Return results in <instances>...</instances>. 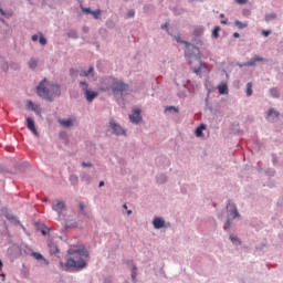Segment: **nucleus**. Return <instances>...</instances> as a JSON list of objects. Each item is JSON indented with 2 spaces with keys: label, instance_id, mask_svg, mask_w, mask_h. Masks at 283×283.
<instances>
[{
  "label": "nucleus",
  "instance_id": "1",
  "mask_svg": "<svg viewBox=\"0 0 283 283\" xmlns=\"http://www.w3.org/2000/svg\"><path fill=\"white\" fill-rule=\"evenodd\" d=\"M69 255H71L66 263L60 262V269L62 271H70V269H85L87 266V258H90V252L85 249V245L80 248H70L67 250Z\"/></svg>",
  "mask_w": 283,
  "mask_h": 283
},
{
  "label": "nucleus",
  "instance_id": "2",
  "mask_svg": "<svg viewBox=\"0 0 283 283\" xmlns=\"http://www.w3.org/2000/svg\"><path fill=\"white\" fill-rule=\"evenodd\" d=\"M36 94L45 101H54L56 96H61V87L56 84H50L48 80H43L36 87Z\"/></svg>",
  "mask_w": 283,
  "mask_h": 283
},
{
  "label": "nucleus",
  "instance_id": "3",
  "mask_svg": "<svg viewBox=\"0 0 283 283\" xmlns=\"http://www.w3.org/2000/svg\"><path fill=\"white\" fill-rule=\"evenodd\" d=\"M186 57L188 59V62L190 65H192V72L197 75L202 74V72H209V67L202 60H200V56L192 54L189 52V50L186 51ZM196 63L199 66L193 65Z\"/></svg>",
  "mask_w": 283,
  "mask_h": 283
},
{
  "label": "nucleus",
  "instance_id": "4",
  "mask_svg": "<svg viewBox=\"0 0 283 283\" xmlns=\"http://www.w3.org/2000/svg\"><path fill=\"white\" fill-rule=\"evenodd\" d=\"M104 83L111 85L112 92H114V94H123V92H127L129 88L125 82L112 77L107 78Z\"/></svg>",
  "mask_w": 283,
  "mask_h": 283
},
{
  "label": "nucleus",
  "instance_id": "5",
  "mask_svg": "<svg viewBox=\"0 0 283 283\" xmlns=\"http://www.w3.org/2000/svg\"><path fill=\"white\" fill-rule=\"evenodd\" d=\"M82 90H84V94L86 96V101H88V103H92V101H94L97 96H98V92H94L87 88V84L86 82H81L80 83Z\"/></svg>",
  "mask_w": 283,
  "mask_h": 283
},
{
  "label": "nucleus",
  "instance_id": "6",
  "mask_svg": "<svg viewBox=\"0 0 283 283\" xmlns=\"http://www.w3.org/2000/svg\"><path fill=\"white\" fill-rule=\"evenodd\" d=\"M264 60L263 57L255 55L252 60H250L249 62L243 63V65H241V67H253L255 66L258 63H262Z\"/></svg>",
  "mask_w": 283,
  "mask_h": 283
},
{
  "label": "nucleus",
  "instance_id": "7",
  "mask_svg": "<svg viewBox=\"0 0 283 283\" xmlns=\"http://www.w3.org/2000/svg\"><path fill=\"white\" fill-rule=\"evenodd\" d=\"M130 122L135 123V125H138L140 120H143V116H140V109L134 108L133 113L129 115Z\"/></svg>",
  "mask_w": 283,
  "mask_h": 283
},
{
  "label": "nucleus",
  "instance_id": "8",
  "mask_svg": "<svg viewBox=\"0 0 283 283\" xmlns=\"http://www.w3.org/2000/svg\"><path fill=\"white\" fill-rule=\"evenodd\" d=\"M53 211H56V213L61 214L63 211H65V202L61 200H56L52 203Z\"/></svg>",
  "mask_w": 283,
  "mask_h": 283
},
{
  "label": "nucleus",
  "instance_id": "9",
  "mask_svg": "<svg viewBox=\"0 0 283 283\" xmlns=\"http://www.w3.org/2000/svg\"><path fill=\"white\" fill-rule=\"evenodd\" d=\"M109 127H111V129H113V132L116 134V136H120V135L125 134V129H123V127H120V125L116 124V122H114V119H112L109 122Z\"/></svg>",
  "mask_w": 283,
  "mask_h": 283
},
{
  "label": "nucleus",
  "instance_id": "10",
  "mask_svg": "<svg viewBox=\"0 0 283 283\" xmlns=\"http://www.w3.org/2000/svg\"><path fill=\"white\" fill-rule=\"evenodd\" d=\"M27 127L34 136H39V132L36 130V126L34 125V119H32V117H27Z\"/></svg>",
  "mask_w": 283,
  "mask_h": 283
},
{
  "label": "nucleus",
  "instance_id": "11",
  "mask_svg": "<svg viewBox=\"0 0 283 283\" xmlns=\"http://www.w3.org/2000/svg\"><path fill=\"white\" fill-rule=\"evenodd\" d=\"M28 107L29 109L34 112L38 116H41V107H39V105L34 104L32 101H29Z\"/></svg>",
  "mask_w": 283,
  "mask_h": 283
},
{
  "label": "nucleus",
  "instance_id": "12",
  "mask_svg": "<svg viewBox=\"0 0 283 283\" xmlns=\"http://www.w3.org/2000/svg\"><path fill=\"white\" fill-rule=\"evenodd\" d=\"M153 224L156 229H163L165 227V219L157 217L154 219Z\"/></svg>",
  "mask_w": 283,
  "mask_h": 283
},
{
  "label": "nucleus",
  "instance_id": "13",
  "mask_svg": "<svg viewBox=\"0 0 283 283\" xmlns=\"http://www.w3.org/2000/svg\"><path fill=\"white\" fill-rule=\"evenodd\" d=\"M48 247L51 255H56V253H59V247L56 245V243L49 241Z\"/></svg>",
  "mask_w": 283,
  "mask_h": 283
},
{
  "label": "nucleus",
  "instance_id": "14",
  "mask_svg": "<svg viewBox=\"0 0 283 283\" xmlns=\"http://www.w3.org/2000/svg\"><path fill=\"white\" fill-rule=\"evenodd\" d=\"M218 92L219 94H229V86L227 85V83L219 84Z\"/></svg>",
  "mask_w": 283,
  "mask_h": 283
},
{
  "label": "nucleus",
  "instance_id": "15",
  "mask_svg": "<svg viewBox=\"0 0 283 283\" xmlns=\"http://www.w3.org/2000/svg\"><path fill=\"white\" fill-rule=\"evenodd\" d=\"M234 25L239 29V30H244V28H249V22H242L237 20L234 22Z\"/></svg>",
  "mask_w": 283,
  "mask_h": 283
},
{
  "label": "nucleus",
  "instance_id": "16",
  "mask_svg": "<svg viewBox=\"0 0 283 283\" xmlns=\"http://www.w3.org/2000/svg\"><path fill=\"white\" fill-rule=\"evenodd\" d=\"M36 65H39V60L32 57V59L29 61V67H30V70H36Z\"/></svg>",
  "mask_w": 283,
  "mask_h": 283
},
{
  "label": "nucleus",
  "instance_id": "17",
  "mask_svg": "<svg viewBox=\"0 0 283 283\" xmlns=\"http://www.w3.org/2000/svg\"><path fill=\"white\" fill-rule=\"evenodd\" d=\"M91 74H94V66H91L88 71H82L80 76H90Z\"/></svg>",
  "mask_w": 283,
  "mask_h": 283
},
{
  "label": "nucleus",
  "instance_id": "18",
  "mask_svg": "<svg viewBox=\"0 0 283 283\" xmlns=\"http://www.w3.org/2000/svg\"><path fill=\"white\" fill-rule=\"evenodd\" d=\"M63 127H72V119H60Z\"/></svg>",
  "mask_w": 283,
  "mask_h": 283
},
{
  "label": "nucleus",
  "instance_id": "19",
  "mask_svg": "<svg viewBox=\"0 0 283 283\" xmlns=\"http://www.w3.org/2000/svg\"><path fill=\"white\" fill-rule=\"evenodd\" d=\"M252 87H253V84L251 82H249L247 84V96H251V94H253Z\"/></svg>",
  "mask_w": 283,
  "mask_h": 283
},
{
  "label": "nucleus",
  "instance_id": "20",
  "mask_svg": "<svg viewBox=\"0 0 283 283\" xmlns=\"http://www.w3.org/2000/svg\"><path fill=\"white\" fill-rule=\"evenodd\" d=\"M205 129V125H201L199 126L197 129H196V136L198 138H200V136H202V130Z\"/></svg>",
  "mask_w": 283,
  "mask_h": 283
},
{
  "label": "nucleus",
  "instance_id": "21",
  "mask_svg": "<svg viewBox=\"0 0 283 283\" xmlns=\"http://www.w3.org/2000/svg\"><path fill=\"white\" fill-rule=\"evenodd\" d=\"M270 94L271 96H273V98H277V96H280V92H277V88H271Z\"/></svg>",
  "mask_w": 283,
  "mask_h": 283
},
{
  "label": "nucleus",
  "instance_id": "22",
  "mask_svg": "<svg viewBox=\"0 0 283 283\" xmlns=\"http://www.w3.org/2000/svg\"><path fill=\"white\" fill-rule=\"evenodd\" d=\"M219 32H220V27H216V28L213 29V31H212V36H213L214 39H218V36H220Z\"/></svg>",
  "mask_w": 283,
  "mask_h": 283
},
{
  "label": "nucleus",
  "instance_id": "23",
  "mask_svg": "<svg viewBox=\"0 0 283 283\" xmlns=\"http://www.w3.org/2000/svg\"><path fill=\"white\" fill-rule=\"evenodd\" d=\"M275 116L276 118H277V116H280V113H277L275 109H273V108H270L269 111H268V116Z\"/></svg>",
  "mask_w": 283,
  "mask_h": 283
},
{
  "label": "nucleus",
  "instance_id": "24",
  "mask_svg": "<svg viewBox=\"0 0 283 283\" xmlns=\"http://www.w3.org/2000/svg\"><path fill=\"white\" fill-rule=\"evenodd\" d=\"M91 14L94 17V19H101V10L99 9L92 11Z\"/></svg>",
  "mask_w": 283,
  "mask_h": 283
},
{
  "label": "nucleus",
  "instance_id": "25",
  "mask_svg": "<svg viewBox=\"0 0 283 283\" xmlns=\"http://www.w3.org/2000/svg\"><path fill=\"white\" fill-rule=\"evenodd\" d=\"M39 42H40V45H48V40H45L42 33H40Z\"/></svg>",
  "mask_w": 283,
  "mask_h": 283
},
{
  "label": "nucleus",
  "instance_id": "26",
  "mask_svg": "<svg viewBox=\"0 0 283 283\" xmlns=\"http://www.w3.org/2000/svg\"><path fill=\"white\" fill-rule=\"evenodd\" d=\"M273 19H275V13L265 15V21H273Z\"/></svg>",
  "mask_w": 283,
  "mask_h": 283
},
{
  "label": "nucleus",
  "instance_id": "27",
  "mask_svg": "<svg viewBox=\"0 0 283 283\" xmlns=\"http://www.w3.org/2000/svg\"><path fill=\"white\" fill-rule=\"evenodd\" d=\"M80 211L85 214V203L84 202H80L78 205Z\"/></svg>",
  "mask_w": 283,
  "mask_h": 283
},
{
  "label": "nucleus",
  "instance_id": "28",
  "mask_svg": "<svg viewBox=\"0 0 283 283\" xmlns=\"http://www.w3.org/2000/svg\"><path fill=\"white\" fill-rule=\"evenodd\" d=\"M33 258H35V260H43V254L34 252Z\"/></svg>",
  "mask_w": 283,
  "mask_h": 283
},
{
  "label": "nucleus",
  "instance_id": "29",
  "mask_svg": "<svg viewBox=\"0 0 283 283\" xmlns=\"http://www.w3.org/2000/svg\"><path fill=\"white\" fill-rule=\"evenodd\" d=\"M136 271H137V268H136V265H134L133 272H132V280H136Z\"/></svg>",
  "mask_w": 283,
  "mask_h": 283
},
{
  "label": "nucleus",
  "instance_id": "30",
  "mask_svg": "<svg viewBox=\"0 0 283 283\" xmlns=\"http://www.w3.org/2000/svg\"><path fill=\"white\" fill-rule=\"evenodd\" d=\"M230 228H231V220L228 219L223 229L227 230V229H230Z\"/></svg>",
  "mask_w": 283,
  "mask_h": 283
},
{
  "label": "nucleus",
  "instance_id": "31",
  "mask_svg": "<svg viewBox=\"0 0 283 283\" xmlns=\"http://www.w3.org/2000/svg\"><path fill=\"white\" fill-rule=\"evenodd\" d=\"M232 213H233L234 218H240V213L238 212V209L234 208Z\"/></svg>",
  "mask_w": 283,
  "mask_h": 283
},
{
  "label": "nucleus",
  "instance_id": "32",
  "mask_svg": "<svg viewBox=\"0 0 283 283\" xmlns=\"http://www.w3.org/2000/svg\"><path fill=\"white\" fill-rule=\"evenodd\" d=\"M83 12H86L87 14H92V9L90 8H83Z\"/></svg>",
  "mask_w": 283,
  "mask_h": 283
},
{
  "label": "nucleus",
  "instance_id": "33",
  "mask_svg": "<svg viewBox=\"0 0 283 283\" xmlns=\"http://www.w3.org/2000/svg\"><path fill=\"white\" fill-rule=\"evenodd\" d=\"M230 240H231V242H240L238 237H233V235L230 237Z\"/></svg>",
  "mask_w": 283,
  "mask_h": 283
},
{
  "label": "nucleus",
  "instance_id": "34",
  "mask_svg": "<svg viewBox=\"0 0 283 283\" xmlns=\"http://www.w3.org/2000/svg\"><path fill=\"white\" fill-rule=\"evenodd\" d=\"M237 3H239L240 6H244V3H247L248 0H235Z\"/></svg>",
  "mask_w": 283,
  "mask_h": 283
},
{
  "label": "nucleus",
  "instance_id": "35",
  "mask_svg": "<svg viewBox=\"0 0 283 283\" xmlns=\"http://www.w3.org/2000/svg\"><path fill=\"white\" fill-rule=\"evenodd\" d=\"M262 34H263V36H269V35L271 34V31H265V30H263V31H262Z\"/></svg>",
  "mask_w": 283,
  "mask_h": 283
},
{
  "label": "nucleus",
  "instance_id": "36",
  "mask_svg": "<svg viewBox=\"0 0 283 283\" xmlns=\"http://www.w3.org/2000/svg\"><path fill=\"white\" fill-rule=\"evenodd\" d=\"M31 39H32L33 42H36V41H39V35L34 34V35H32Z\"/></svg>",
  "mask_w": 283,
  "mask_h": 283
},
{
  "label": "nucleus",
  "instance_id": "37",
  "mask_svg": "<svg viewBox=\"0 0 283 283\" xmlns=\"http://www.w3.org/2000/svg\"><path fill=\"white\" fill-rule=\"evenodd\" d=\"M108 90H109V86H102V87H101V91H102V92H107Z\"/></svg>",
  "mask_w": 283,
  "mask_h": 283
},
{
  "label": "nucleus",
  "instance_id": "38",
  "mask_svg": "<svg viewBox=\"0 0 283 283\" xmlns=\"http://www.w3.org/2000/svg\"><path fill=\"white\" fill-rule=\"evenodd\" d=\"M167 109H168V112H171V109H174V112H178V108H176V107H174V106H170V107H168Z\"/></svg>",
  "mask_w": 283,
  "mask_h": 283
},
{
  "label": "nucleus",
  "instance_id": "39",
  "mask_svg": "<svg viewBox=\"0 0 283 283\" xmlns=\"http://www.w3.org/2000/svg\"><path fill=\"white\" fill-rule=\"evenodd\" d=\"M136 14V12H134V10H130L129 12H128V17H134Z\"/></svg>",
  "mask_w": 283,
  "mask_h": 283
},
{
  "label": "nucleus",
  "instance_id": "40",
  "mask_svg": "<svg viewBox=\"0 0 283 283\" xmlns=\"http://www.w3.org/2000/svg\"><path fill=\"white\" fill-rule=\"evenodd\" d=\"M163 30H167L169 28V24L168 23H165L161 25Z\"/></svg>",
  "mask_w": 283,
  "mask_h": 283
},
{
  "label": "nucleus",
  "instance_id": "41",
  "mask_svg": "<svg viewBox=\"0 0 283 283\" xmlns=\"http://www.w3.org/2000/svg\"><path fill=\"white\" fill-rule=\"evenodd\" d=\"M82 167H92V164L83 163Z\"/></svg>",
  "mask_w": 283,
  "mask_h": 283
},
{
  "label": "nucleus",
  "instance_id": "42",
  "mask_svg": "<svg viewBox=\"0 0 283 283\" xmlns=\"http://www.w3.org/2000/svg\"><path fill=\"white\" fill-rule=\"evenodd\" d=\"M234 39H240V33L235 32L233 33Z\"/></svg>",
  "mask_w": 283,
  "mask_h": 283
},
{
  "label": "nucleus",
  "instance_id": "43",
  "mask_svg": "<svg viewBox=\"0 0 283 283\" xmlns=\"http://www.w3.org/2000/svg\"><path fill=\"white\" fill-rule=\"evenodd\" d=\"M221 23H222L223 25H227V23H229V20H222Z\"/></svg>",
  "mask_w": 283,
  "mask_h": 283
},
{
  "label": "nucleus",
  "instance_id": "44",
  "mask_svg": "<svg viewBox=\"0 0 283 283\" xmlns=\"http://www.w3.org/2000/svg\"><path fill=\"white\" fill-rule=\"evenodd\" d=\"M99 187H105V181H101Z\"/></svg>",
  "mask_w": 283,
  "mask_h": 283
},
{
  "label": "nucleus",
  "instance_id": "45",
  "mask_svg": "<svg viewBox=\"0 0 283 283\" xmlns=\"http://www.w3.org/2000/svg\"><path fill=\"white\" fill-rule=\"evenodd\" d=\"M3 269V261L0 260V271Z\"/></svg>",
  "mask_w": 283,
  "mask_h": 283
},
{
  "label": "nucleus",
  "instance_id": "46",
  "mask_svg": "<svg viewBox=\"0 0 283 283\" xmlns=\"http://www.w3.org/2000/svg\"><path fill=\"white\" fill-rule=\"evenodd\" d=\"M2 277V281L6 282V274H0Z\"/></svg>",
  "mask_w": 283,
  "mask_h": 283
},
{
  "label": "nucleus",
  "instance_id": "47",
  "mask_svg": "<svg viewBox=\"0 0 283 283\" xmlns=\"http://www.w3.org/2000/svg\"><path fill=\"white\" fill-rule=\"evenodd\" d=\"M0 13H1L2 15L6 14V12L3 11V9H0Z\"/></svg>",
  "mask_w": 283,
  "mask_h": 283
},
{
  "label": "nucleus",
  "instance_id": "48",
  "mask_svg": "<svg viewBox=\"0 0 283 283\" xmlns=\"http://www.w3.org/2000/svg\"><path fill=\"white\" fill-rule=\"evenodd\" d=\"M185 45H187L188 48H191V44H189L188 42H184Z\"/></svg>",
  "mask_w": 283,
  "mask_h": 283
},
{
  "label": "nucleus",
  "instance_id": "49",
  "mask_svg": "<svg viewBox=\"0 0 283 283\" xmlns=\"http://www.w3.org/2000/svg\"><path fill=\"white\" fill-rule=\"evenodd\" d=\"M192 50H193L195 52H199L196 46H192Z\"/></svg>",
  "mask_w": 283,
  "mask_h": 283
},
{
  "label": "nucleus",
  "instance_id": "50",
  "mask_svg": "<svg viewBox=\"0 0 283 283\" xmlns=\"http://www.w3.org/2000/svg\"><path fill=\"white\" fill-rule=\"evenodd\" d=\"M220 18H221V19H224V13H221V14H220Z\"/></svg>",
  "mask_w": 283,
  "mask_h": 283
},
{
  "label": "nucleus",
  "instance_id": "51",
  "mask_svg": "<svg viewBox=\"0 0 283 283\" xmlns=\"http://www.w3.org/2000/svg\"><path fill=\"white\" fill-rule=\"evenodd\" d=\"M127 213H128V216H132V210H128Z\"/></svg>",
  "mask_w": 283,
  "mask_h": 283
},
{
  "label": "nucleus",
  "instance_id": "52",
  "mask_svg": "<svg viewBox=\"0 0 283 283\" xmlns=\"http://www.w3.org/2000/svg\"><path fill=\"white\" fill-rule=\"evenodd\" d=\"M70 34H73V36H76V33L71 32Z\"/></svg>",
  "mask_w": 283,
  "mask_h": 283
},
{
  "label": "nucleus",
  "instance_id": "53",
  "mask_svg": "<svg viewBox=\"0 0 283 283\" xmlns=\"http://www.w3.org/2000/svg\"><path fill=\"white\" fill-rule=\"evenodd\" d=\"M124 209H127V205H124Z\"/></svg>",
  "mask_w": 283,
  "mask_h": 283
},
{
  "label": "nucleus",
  "instance_id": "54",
  "mask_svg": "<svg viewBox=\"0 0 283 283\" xmlns=\"http://www.w3.org/2000/svg\"><path fill=\"white\" fill-rule=\"evenodd\" d=\"M42 233H44V234H45V231H42Z\"/></svg>",
  "mask_w": 283,
  "mask_h": 283
}]
</instances>
